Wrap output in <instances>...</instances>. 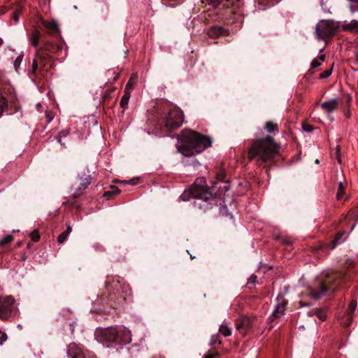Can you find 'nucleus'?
Here are the masks:
<instances>
[{
	"instance_id": "nucleus-1",
	"label": "nucleus",
	"mask_w": 358,
	"mask_h": 358,
	"mask_svg": "<svg viewBox=\"0 0 358 358\" xmlns=\"http://www.w3.org/2000/svg\"><path fill=\"white\" fill-rule=\"evenodd\" d=\"M180 145L178 152L186 157H190L203 152L210 147V138L191 130H184L179 138Z\"/></svg>"
},
{
	"instance_id": "nucleus-2",
	"label": "nucleus",
	"mask_w": 358,
	"mask_h": 358,
	"mask_svg": "<svg viewBox=\"0 0 358 358\" xmlns=\"http://www.w3.org/2000/svg\"><path fill=\"white\" fill-rule=\"evenodd\" d=\"M277 152L278 147L273 138L267 136L253 142L248 152V157L250 159H257L267 162L272 159Z\"/></svg>"
},
{
	"instance_id": "nucleus-3",
	"label": "nucleus",
	"mask_w": 358,
	"mask_h": 358,
	"mask_svg": "<svg viewBox=\"0 0 358 358\" xmlns=\"http://www.w3.org/2000/svg\"><path fill=\"white\" fill-rule=\"evenodd\" d=\"M344 273L342 272H336L333 274H327L326 278L320 284L319 289H312L310 292L311 296L315 299H319L323 296L329 290L335 291L338 289L337 284H339Z\"/></svg>"
},
{
	"instance_id": "nucleus-4",
	"label": "nucleus",
	"mask_w": 358,
	"mask_h": 358,
	"mask_svg": "<svg viewBox=\"0 0 358 358\" xmlns=\"http://www.w3.org/2000/svg\"><path fill=\"white\" fill-rule=\"evenodd\" d=\"M338 25L333 21L322 20L315 27V34L318 40H324L334 34Z\"/></svg>"
},
{
	"instance_id": "nucleus-5",
	"label": "nucleus",
	"mask_w": 358,
	"mask_h": 358,
	"mask_svg": "<svg viewBox=\"0 0 358 358\" xmlns=\"http://www.w3.org/2000/svg\"><path fill=\"white\" fill-rule=\"evenodd\" d=\"M91 183V178L89 175L78 176L75 178L71 187V198L74 199L83 194V192Z\"/></svg>"
},
{
	"instance_id": "nucleus-6",
	"label": "nucleus",
	"mask_w": 358,
	"mask_h": 358,
	"mask_svg": "<svg viewBox=\"0 0 358 358\" xmlns=\"http://www.w3.org/2000/svg\"><path fill=\"white\" fill-rule=\"evenodd\" d=\"M95 338L101 343H113L118 337V331L115 327L98 328L96 329Z\"/></svg>"
},
{
	"instance_id": "nucleus-7",
	"label": "nucleus",
	"mask_w": 358,
	"mask_h": 358,
	"mask_svg": "<svg viewBox=\"0 0 358 358\" xmlns=\"http://www.w3.org/2000/svg\"><path fill=\"white\" fill-rule=\"evenodd\" d=\"M183 113L178 108L171 110L169 113L166 121V127L169 130H173L180 127L183 122Z\"/></svg>"
},
{
	"instance_id": "nucleus-8",
	"label": "nucleus",
	"mask_w": 358,
	"mask_h": 358,
	"mask_svg": "<svg viewBox=\"0 0 358 358\" xmlns=\"http://www.w3.org/2000/svg\"><path fill=\"white\" fill-rule=\"evenodd\" d=\"M15 301L10 296H6L0 299V318L8 319L15 310Z\"/></svg>"
},
{
	"instance_id": "nucleus-9",
	"label": "nucleus",
	"mask_w": 358,
	"mask_h": 358,
	"mask_svg": "<svg viewBox=\"0 0 358 358\" xmlns=\"http://www.w3.org/2000/svg\"><path fill=\"white\" fill-rule=\"evenodd\" d=\"M201 185L194 183L189 189V194L194 197L203 201H208L212 197L210 194L206 186L204 185V181L200 180Z\"/></svg>"
},
{
	"instance_id": "nucleus-10",
	"label": "nucleus",
	"mask_w": 358,
	"mask_h": 358,
	"mask_svg": "<svg viewBox=\"0 0 358 358\" xmlns=\"http://www.w3.org/2000/svg\"><path fill=\"white\" fill-rule=\"evenodd\" d=\"M278 303L275 305V308L270 316V319L273 321L275 318L282 317L284 315L287 301L282 296H278Z\"/></svg>"
},
{
	"instance_id": "nucleus-11",
	"label": "nucleus",
	"mask_w": 358,
	"mask_h": 358,
	"mask_svg": "<svg viewBox=\"0 0 358 358\" xmlns=\"http://www.w3.org/2000/svg\"><path fill=\"white\" fill-rule=\"evenodd\" d=\"M338 106V100L337 99H332L321 103L322 109L326 114H327L331 122L334 121V118L330 115V114L337 108Z\"/></svg>"
},
{
	"instance_id": "nucleus-12",
	"label": "nucleus",
	"mask_w": 358,
	"mask_h": 358,
	"mask_svg": "<svg viewBox=\"0 0 358 358\" xmlns=\"http://www.w3.org/2000/svg\"><path fill=\"white\" fill-rule=\"evenodd\" d=\"M255 319L250 317H245L241 319L238 322H237L236 326V329L242 334H245V332L250 329L252 327Z\"/></svg>"
},
{
	"instance_id": "nucleus-13",
	"label": "nucleus",
	"mask_w": 358,
	"mask_h": 358,
	"mask_svg": "<svg viewBox=\"0 0 358 358\" xmlns=\"http://www.w3.org/2000/svg\"><path fill=\"white\" fill-rule=\"evenodd\" d=\"M45 65L44 57L37 50L36 57L32 63L31 73L34 74L38 68Z\"/></svg>"
},
{
	"instance_id": "nucleus-14",
	"label": "nucleus",
	"mask_w": 358,
	"mask_h": 358,
	"mask_svg": "<svg viewBox=\"0 0 358 358\" xmlns=\"http://www.w3.org/2000/svg\"><path fill=\"white\" fill-rule=\"evenodd\" d=\"M120 338L123 343L129 344L131 342V334L129 329L125 327L123 328V329L120 331Z\"/></svg>"
},
{
	"instance_id": "nucleus-15",
	"label": "nucleus",
	"mask_w": 358,
	"mask_h": 358,
	"mask_svg": "<svg viewBox=\"0 0 358 358\" xmlns=\"http://www.w3.org/2000/svg\"><path fill=\"white\" fill-rule=\"evenodd\" d=\"M43 25L50 31H58V24L55 20L43 21Z\"/></svg>"
},
{
	"instance_id": "nucleus-16",
	"label": "nucleus",
	"mask_w": 358,
	"mask_h": 358,
	"mask_svg": "<svg viewBox=\"0 0 358 358\" xmlns=\"http://www.w3.org/2000/svg\"><path fill=\"white\" fill-rule=\"evenodd\" d=\"M136 75L133 74L131 76V78H129V80H128V82L125 86L124 92L131 93V92L132 91V90L136 84Z\"/></svg>"
},
{
	"instance_id": "nucleus-17",
	"label": "nucleus",
	"mask_w": 358,
	"mask_h": 358,
	"mask_svg": "<svg viewBox=\"0 0 358 358\" xmlns=\"http://www.w3.org/2000/svg\"><path fill=\"white\" fill-rule=\"evenodd\" d=\"M264 129L269 133H273L278 131V125L272 121H268L265 124Z\"/></svg>"
},
{
	"instance_id": "nucleus-18",
	"label": "nucleus",
	"mask_w": 358,
	"mask_h": 358,
	"mask_svg": "<svg viewBox=\"0 0 358 358\" xmlns=\"http://www.w3.org/2000/svg\"><path fill=\"white\" fill-rule=\"evenodd\" d=\"M40 35H41V34L38 31H34L30 38V42H31V45L35 48H36L38 45V40L40 38Z\"/></svg>"
},
{
	"instance_id": "nucleus-19",
	"label": "nucleus",
	"mask_w": 358,
	"mask_h": 358,
	"mask_svg": "<svg viewBox=\"0 0 358 358\" xmlns=\"http://www.w3.org/2000/svg\"><path fill=\"white\" fill-rule=\"evenodd\" d=\"M317 315V317L321 320H324L327 317L324 311L322 310H320V309H315V310H311L310 312V315Z\"/></svg>"
},
{
	"instance_id": "nucleus-20",
	"label": "nucleus",
	"mask_w": 358,
	"mask_h": 358,
	"mask_svg": "<svg viewBox=\"0 0 358 358\" xmlns=\"http://www.w3.org/2000/svg\"><path fill=\"white\" fill-rule=\"evenodd\" d=\"M219 331L224 336H229L231 334V329L225 324H223L220 327Z\"/></svg>"
},
{
	"instance_id": "nucleus-21",
	"label": "nucleus",
	"mask_w": 358,
	"mask_h": 358,
	"mask_svg": "<svg viewBox=\"0 0 358 358\" xmlns=\"http://www.w3.org/2000/svg\"><path fill=\"white\" fill-rule=\"evenodd\" d=\"M324 59H325L324 55H322L318 58L314 59L311 62V67L314 69V68H317V67L320 66L321 65L322 62L324 61Z\"/></svg>"
},
{
	"instance_id": "nucleus-22",
	"label": "nucleus",
	"mask_w": 358,
	"mask_h": 358,
	"mask_svg": "<svg viewBox=\"0 0 358 358\" xmlns=\"http://www.w3.org/2000/svg\"><path fill=\"white\" fill-rule=\"evenodd\" d=\"M130 94L131 93L124 92V94L123 95L120 100V106L122 108H124L127 106L129 100L130 99Z\"/></svg>"
},
{
	"instance_id": "nucleus-23",
	"label": "nucleus",
	"mask_w": 358,
	"mask_h": 358,
	"mask_svg": "<svg viewBox=\"0 0 358 358\" xmlns=\"http://www.w3.org/2000/svg\"><path fill=\"white\" fill-rule=\"evenodd\" d=\"M345 29L350 30L352 31H354V32H357L358 31V21L352 20L350 22V23H349L348 24H347L345 26Z\"/></svg>"
},
{
	"instance_id": "nucleus-24",
	"label": "nucleus",
	"mask_w": 358,
	"mask_h": 358,
	"mask_svg": "<svg viewBox=\"0 0 358 358\" xmlns=\"http://www.w3.org/2000/svg\"><path fill=\"white\" fill-rule=\"evenodd\" d=\"M120 192V191L119 190V189H118L117 187H111V191L106 192L104 193L103 196H104L107 199H110V196H111L112 194L117 195V194H118Z\"/></svg>"
},
{
	"instance_id": "nucleus-25",
	"label": "nucleus",
	"mask_w": 358,
	"mask_h": 358,
	"mask_svg": "<svg viewBox=\"0 0 358 358\" xmlns=\"http://www.w3.org/2000/svg\"><path fill=\"white\" fill-rule=\"evenodd\" d=\"M13 240V236L11 235H6L4 237H3L2 239L0 240V246L3 247L6 245L10 243Z\"/></svg>"
},
{
	"instance_id": "nucleus-26",
	"label": "nucleus",
	"mask_w": 358,
	"mask_h": 358,
	"mask_svg": "<svg viewBox=\"0 0 358 358\" xmlns=\"http://www.w3.org/2000/svg\"><path fill=\"white\" fill-rule=\"evenodd\" d=\"M344 234L345 232H340L337 234L335 239L331 243V249H334L338 244L342 242L341 238Z\"/></svg>"
},
{
	"instance_id": "nucleus-27",
	"label": "nucleus",
	"mask_w": 358,
	"mask_h": 358,
	"mask_svg": "<svg viewBox=\"0 0 358 358\" xmlns=\"http://www.w3.org/2000/svg\"><path fill=\"white\" fill-rule=\"evenodd\" d=\"M223 29L221 27H213L209 31V35L210 36H216L222 33Z\"/></svg>"
},
{
	"instance_id": "nucleus-28",
	"label": "nucleus",
	"mask_w": 358,
	"mask_h": 358,
	"mask_svg": "<svg viewBox=\"0 0 358 358\" xmlns=\"http://www.w3.org/2000/svg\"><path fill=\"white\" fill-rule=\"evenodd\" d=\"M7 107V101L3 96H0V117L1 116L3 109Z\"/></svg>"
},
{
	"instance_id": "nucleus-29",
	"label": "nucleus",
	"mask_w": 358,
	"mask_h": 358,
	"mask_svg": "<svg viewBox=\"0 0 358 358\" xmlns=\"http://www.w3.org/2000/svg\"><path fill=\"white\" fill-rule=\"evenodd\" d=\"M344 189H345L344 185L342 182H339L338 188V191H337V194H336L337 199L340 200L343 198Z\"/></svg>"
},
{
	"instance_id": "nucleus-30",
	"label": "nucleus",
	"mask_w": 358,
	"mask_h": 358,
	"mask_svg": "<svg viewBox=\"0 0 358 358\" xmlns=\"http://www.w3.org/2000/svg\"><path fill=\"white\" fill-rule=\"evenodd\" d=\"M22 58H23V55L20 54V55H18L17 57V58L14 61L13 64H14V67H15V71H17L18 68L20 67V66L21 64V62L22 61Z\"/></svg>"
},
{
	"instance_id": "nucleus-31",
	"label": "nucleus",
	"mask_w": 358,
	"mask_h": 358,
	"mask_svg": "<svg viewBox=\"0 0 358 358\" xmlns=\"http://www.w3.org/2000/svg\"><path fill=\"white\" fill-rule=\"evenodd\" d=\"M352 321V315H350V314L347 313L346 321H342L341 322V324L342 325H343L344 327H348L351 324Z\"/></svg>"
},
{
	"instance_id": "nucleus-32",
	"label": "nucleus",
	"mask_w": 358,
	"mask_h": 358,
	"mask_svg": "<svg viewBox=\"0 0 358 358\" xmlns=\"http://www.w3.org/2000/svg\"><path fill=\"white\" fill-rule=\"evenodd\" d=\"M357 307V303L355 301H351L350 303L348 310V314H350V315H352L355 309Z\"/></svg>"
},
{
	"instance_id": "nucleus-33",
	"label": "nucleus",
	"mask_w": 358,
	"mask_h": 358,
	"mask_svg": "<svg viewBox=\"0 0 358 358\" xmlns=\"http://www.w3.org/2000/svg\"><path fill=\"white\" fill-rule=\"evenodd\" d=\"M30 237L33 241L36 242V241H39V239H40V234L37 230H34L30 234Z\"/></svg>"
},
{
	"instance_id": "nucleus-34",
	"label": "nucleus",
	"mask_w": 358,
	"mask_h": 358,
	"mask_svg": "<svg viewBox=\"0 0 358 358\" xmlns=\"http://www.w3.org/2000/svg\"><path fill=\"white\" fill-rule=\"evenodd\" d=\"M69 234L65 231L60 234L57 238V241L59 243H63L66 239L67 238Z\"/></svg>"
},
{
	"instance_id": "nucleus-35",
	"label": "nucleus",
	"mask_w": 358,
	"mask_h": 358,
	"mask_svg": "<svg viewBox=\"0 0 358 358\" xmlns=\"http://www.w3.org/2000/svg\"><path fill=\"white\" fill-rule=\"evenodd\" d=\"M331 74V69L330 70H327V71H324L323 73H321V76L320 77L322 78H328L329 76H330Z\"/></svg>"
},
{
	"instance_id": "nucleus-36",
	"label": "nucleus",
	"mask_w": 358,
	"mask_h": 358,
	"mask_svg": "<svg viewBox=\"0 0 358 358\" xmlns=\"http://www.w3.org/2000/svg\"><path fill=\"white\" fill-rule=\"evenodd\" d=\"M7 339L6 333L0 330V344L1 345Z\"/></svg>"
},
{
	"instance_id": "nucleus-37",
	"label": "nucleus",
	"mask_w": 358,
	"mask_h": 358,
	"mask_svg": "<svg viewBox=\"0 0 358 358\" xmlns=\"http://www.w3.org/2000/svg\"><path fill=\"white\" fill-rule=\"evenodd\" d=\"M303 129L307 132H310L313 130V128L311 125L303 124Z\"/></svg>"
},
{
	"instance_id": "nucleus-38",
	"label": "nucleus",
	"mask_w": 358,
	"mask_h": 358,
	"mask_svg": "<svg viewBox=\"0 0 358 358\" xmlns=\"http://www.w3.org/2000/svg\"><path fill=\"white\" fill-rule=\"evenodd\" d=\"M218 356L217 352L208 353L205 355V358H216Z\"/></svg>"
},
{
	"instance_id": "nucleus-39",
	"label": "nucleus",
	"mask_w": 358,
	"mask_h": 358,
	"mask_svg": "<svg viewBox=\"0 0 358 358\" xmlns=\"http://www.w3.org/2000/svg\"><path fill=\"white\" fill-rule=\"evenodd\" d=\"M20 11L17 10L13 13V20L15 22H17L19 20V16H20Z\"/></svg>"
},
{
	"instance_id": "nucleus-40",
	"label": "nucleus",
	"mask_w": 358,
	"mask_h": 358,
	"mask_svg": "<svg viewBox=\"0 0 358 358\" xmlns=\"http://www.w3.org/2000/svg\"><path fill=\"white\" fill-rule=\"evenodd\" d=\"M257 276L255 275H252L248 279V284H255L256 282Z\"/></svg>"
},
{
	"instance_id": "nucleus-41",
	"label": "nucleus",
	"mask_w": 358,
	"mask_h": 358,
	"mask_svg": "<svg viewBox=\"0 0 358 358\" xmlns=\"http://www.w3.org/2000/svg\"><path fill=\"white\" fill-rule=\"evenodd\" d=\"M224 0H209V3L213 6H217L220 3ZM226 1H229V0H225Z\"/></svg>"
},
{
	"instance_id": "nucleus-42",
	"label": "nucleus",
	"mask_w": 358,
	"mask_h": 358,
	"mask_svg": "<svg viewBox=\"0 0 358 358\" xmlns=\"http://www.w3.org/2000/svg\"><path fill=\"white\" fill-rule=\"evenodd\" d=\"M340 150H341V148H340V146L338 145L337 148H336L337 160H338V162L341 164V157L339 156Z\"/></svg>"
},
{
	"instance_id": "nucleus-43",
	"label": "nucleus",
	"mask_w": 358,
	"mask_h": 358,
	"mask_svg": "<svg viewBox=\"0 0 358 358\" xmlns=\"http://www.w3.org/2000/svg\"><path fill=\"white\" fill-rule=\"evenodd\" d=\"M62 135L63 136H66L67 135V132H65V131H61L59 133L58 136H57V141L61 143V138H62Z\"/></svg>"
},
{
	"instance_id": "nucleus-44",
	"label": "nucleus",
	"mask_w": 358,
	"mask_h": 358,
	"mask_svg": "<svg viewBox=\"0 0 358 358\" xmlns=\"http://www.w3.org/2000/svg\"><path fill=\"white\" fill-rule=\"evenodd\" d=\"M217 340V336H213L210 340V345H213L215 344L216 341Z\"/></svg>"
},
{
	"instance_id": "nucleus-45",
	"label": "nucleus",
	"mask_w": 358,
	"mask_h": 358,
	"mask_svg": "<svg viewBox=\"0 0 358 358\" xmlns=\"http://www.w3.org/2000/svg\"><path fill=\"white\" fill-rule=\"evenodd\" d=\"M72 231V228L71 227V225L68 224L67 225V227H66V230L64 231L66 233H67L68 234H69Z\"/></svg>"
},
{
	"instance_id": "nucleus-46",
	"label": "nucleus",
	"mask_w": 358,
	"mask_h": 358,
	"mask_svg": "<svg viewBox=\"0 0 358 358\" xmlns=\"http://www.w3.org/2000/svg\"><path fill=\"white\" fill-rule=\"evenodd\" d=\"M127 182L131 184V185H135L137 184L136 181L134 179L130 180Z\"/></svg>"
},
{
	"instance_id": "nucleus-47",
	"label": "nucleus",
	"mask_w": 358,
	"mask_h": 358,
	"mask_svg": "<svg viewBox=\"0 0 358 358\" xmlns=\"http://www.w3.org/2000/svg\"><path fill=\"white\" fill-rule=\"evenodd\" d=\"M180 198H181V199H182L183 201H185V200H187V197H186V194H185V193H184L183 194H182V195L180 196Z\"/></svg>"
},
{
	"instance_id": "nucleus-48",
	"label": "nucleus",
	"mask_w": 358,
	"mask_h": 358,
	"mask_svg": "<svg viewBox=\"0 0 358 358\" xmlns=\"http://www.w3.org/2000/svg\"><path fill=\"white\" fill-rule=\"evenodd\" d=\"M355 54H356V59L358 60V41H357V48H356Z\"/></svg>"
},
{
	"instance_id": "nucleus-49",
	"label": "nucleus",
	"mask_w": 358,
	"mask_h": 358,
	"mask_svg": "<svg viewBox=\"0 0 358 358\" xmlns=\"http://www.w3.org/2000/svg\"><path fill=\"white\" fill-rule=\"evenodd\" d=\"M350 115H351V114H350V113L349 111L346 112V113H345V116H346L347 117H350Z\"/></svg>"
},
{
	"instance_id": "nucleus-50",
	"label": "nucleus",
	"mask_w": 358,
	"mask_h": 358,
	"mask_svg": "<svg viewBox=\"0 0 358 358\" xmlns=\"http://www.w3.org/2000/svg\"><path fill=\"white\" fill-rule=\"evenodd\" d=\"M67 204H71V205H72V203H71L69 201H64V202L63 203V205H67Z\"/></svg>"
},
{
	"instance_id": "nucleus-51",
	"label": "nucleus",
	"mask_w": 358,
	"mask_h": 358,
	"mask_svg": "<svg viewBox=\"0 0 358 358\" xmlns=\"http://www.w3.org/2000/svg\"><path fill=\"white\" fill-rule=\"evenodd\" d=\"M3 44V40L0 38V46Z\"/></svg>"
},
{
	"instance_id": "nucleus-52",
	"label": "nucleus",
	"mask_w": 358,
	"mask_h": 358,
	"mask_svg": "<svg viewBox=\"0 0 358 358\" xmlns=\"http://www.w3.org/2000/svg\"><path fill=\"white\" fill-rule=\"evenodd\" d=\"M315 163H316V164H319V160H318V159H316V160H315Z\"/></svg>"
},
{
	"instance_id": "nucleus-53",
	"label": "nucleus",
	"mask_w": 358,
	"mask_h": 358,
	"mask_svg": "<svg viewBox=\"0 0 358 358\" xmlns=\"http://www.w3.org/2000/svg\"><path fill=\"white\" fill-rule=\"evenodd\" d=\"M305 305H306L305 303H303L301 302V306H303Z\"/></svg>"
},
{
	"instance_id": "nucleus-54",
	"label": "nucleus",
	"mask_w": 358,
	"mask_h": 358,
	"mask_svg": "<svg viewBox=\"0 0 358 358\" xmlns=\"http://www.w3.org/2000/svg\"><path fill=\"white\" fill-rule=\"evenodd\" d=\"M224 6L229 7V4H224Z\"/></svg>"
},
{
	"instance_id": "nucleus-55",
	"label": "nucleus",
	"mask_w": 358,
	"mask_h": 358,
	"mask_svg": "<svg viewBox=\"0 0 358 358\" xmlns=\"http://www.w3.org/2000/svg\"><path fill=\"white\" fill-rule=\"evenodd\" d=\"M357 10H358V5H357Z\"/></svg>"
}]
</instances>
